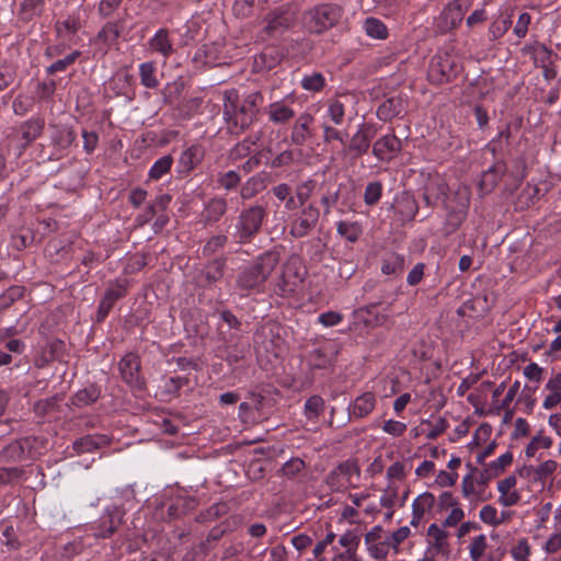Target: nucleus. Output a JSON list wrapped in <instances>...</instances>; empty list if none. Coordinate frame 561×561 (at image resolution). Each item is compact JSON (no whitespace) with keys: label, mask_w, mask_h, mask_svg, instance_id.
Wrapping results in <instances>:
<instances>
[{"label":"nucleus","mask_w":561,"mask_h":561,"mask_svg":"<svg viewBox=\"0 0 561 561\" xmlns=\"http://www.w3.org/2000/svg\"><path fill=\"white\" fill-rule=\"evenodd\" d=\"M260 100L257 93H251L239 101L237 92L228 91L225 93L224 115L236 129H244L254 121Z\"/></svg>","instance_id":"f257e3e1"},{"label":"nucleus","mask_w":561,"mask_h":561,"mask_svg":"<svg viewBox=\"0 0 561 561\" xmlns=\"http://www.w3.org/2000/svg\"><path fill=\"white\" fill-rule=\"evenodd\" d=\"M277 262V256L274 253L262 255L257 264L247 268L239 276L238 286L240 289L250 290L259 288L273 272Z\"/></svg>","instance_id":"f03ea898"},{"label":"nucleus","mask_w":561,"mask_h":561,"mask_svg":"<svg viewBox=\"0 0 561 561\" xmlns=\"http://www.w3.org/2000/svg\"><path fill=\"white\" fill-rule=\"evenodd\" d=\"M461 70L459 58L449 51H438L431 60L428 78L435 83L451 80Z\"/></svg>","instance_id":"7ed1b4c3"},{"label":"nucleus","mask_w":561,"mask_h":561,"mask_svg":"<svg viewBox=\"0 0 561 561\" xmlns=\"http://www.w3.org/2000/svg\"><path fill=\"white\" fill-rule=\"evenodd\" d=\"M466 467L468 473L463 476L460 484L462 497L471 503L483 501L485 484L490 479L484 477V472L478 471L471 463H467Z\"/></svg>","instance_id":"20e7f679"},{"label":"nucleus","mask_w":561,"mask_h":561,"mask_svg":"<svg viewBox=\"0 0 561 561\" xmlns=\"http://www.w3.org/2000/svg\"><path fill=\"white\" fill-rule=\"evenodd\" d=\"M339 18V8L321 5L305 14L304 24L310 32L321 33L331 27Z\"/></svg>","instance_id":"39448f33"},{"label":"nucleus","mask_w":561,"mask_h":561,"mask_svg":"<svg viewBox=\"0 0 561 561\" xmlns=\"http://www.w3.org/2000/svg\"><path fill=\"white\" fill-rule=\"evenodd\" d=\"M264 217V209L261 206H254L240 216L239 224L237 226L238 234L241 241L248 240L252 237L261 227Z\"/></svg>","instance_id":"423d86ee"},{"label":"nucleus","mask_w":561,"mask_h":561,"mask_svg":"<svg viewBox=\"0 0 561 561\" xmlns=\"http://www.w3.org/2000/svg\"><path fill=\"white\" fill-rule=\"evenodd\" d=\"M436 504L433 493L425 491L419 494L411 504L412 516L410 525L417 527L426 517L431 516Z\"/></svg>","instance_id":"0eeeda50"},{"label":"nucleus","mask_w":561,"mask_h":561,"mask_svg":"<svg viewBox=\"0 0 561 561\" xmlns=\"http://www.w3.org/2000/svg\"><path fill=\"white\" fill-rule=\"evenodd\" d=\"M383 528L379 525L374 526L365 535V546L368 553L375 559H383L388 554V538L383 536Z\"/></svg>","instance_id":"6e6552de"},{"label":"nucleus","mask_w":561,"mask_h":561,"mask_svg":"<svg viewBox=\"0 0 561 561\" xmlns=\"http://www.w3.org/2000/svg\"><path fill=\"white\" fill-rule=\"evenodd\" d=\"M401 150V140L393 134H387L380 137L373 147L374 156L380 160L389 162Z\"/></svg>","instance_id":"1a4fd4ad"},{"label":"nucleus","mask_w":561,"mask_h":561,"mask_svg":"<svg viewBox=\"0 0 561 561\" xmlns=\"http://www.w3.org/2000/svg\"><path fill=\"white\" fill-rule=\"evenodd\" d=\"M516 484L517 478L515 476H508L497 482V501L502 506L510 507L516 505L520 501L522 495L517 490Z\"/></svg>","instance_id":"9d476101"},{"label":"nucleus","mask_w":561,"mask_h":561,"mask_svg":"<svg viewBox=\"0 0 561 561\" xmlns=\"http://www.w3.org/2000/svg\"><path fill=\"white\" fill-rule=\"evenodd\" d=\"M545 398L542 400V408L545 410H552L561 405V371L553 374L543 387Z\"/></svg>","instance_id":"9b49d317"},{"label":"nucleus","mask_w":561,"mask_h":561,"mask_svg":"<svg viewBox=\"0 0 561 561\" xmlns=\"http://www.w3.org/2000/svg\"><path fill=\"white\" fill-rule=\"evenodd\" d=\"M319 219V210L312 206L305 208L299 218L291 226V234L302 237L313 228Z\"/></svg>","instance_id":"f8f14e48"},{"label":"nucleus","mask_w":561,"mask_h":561,"mask_svg":"<svg viewBox=\"0 0 561 561\" xmlns=\"http://www.w3.org/2000/svg\"><path fill=\"white\" fill-rule=\"evenodd\" d=\"M430 546L437 552H445L448 549L449 534L446 527L438 524H431L427 528Z\"/></svg>","instance_id":"ddd939ff"},{"label":"nucleus","mask_w":561,"mask_h":561,"mask_svg":"<svg viewBox=\"0 0 561 561\" xmlns=\"http://www.w3.org/2000/svg\"><path fill=\"white\" fill-rule=\"evenodd\" d=\"M123 513L118 507L107 510L106 513L101 517L100 528L95 533L99 537H107L114 533L117 526L121 524Z\"/></svg>","instance_id":"4468645a"},{"label":"nucleus","mask_w":561,"mask_h":561,"mask_svg":"<svg viewBox=\"0 0 561 561\" xmlns=\"http://www.w3.org/2000/svg\"><path fill=\"white\" fill-rule=\"evenodd\" d=\"M267 114L270 121L273 123L283 124L295 116V111L286 103L285 100H282L271 103L267 108Z\"/></svg>","instance_id":"2eb2a0df"},{"label":"nucleus","mask_w":561,"mask_h":561,"mask_svg":"<svg viewBox=\"0 0 561 561\" xmlns=\"http://www.w3.org/2000/svg\"><path fill=\"white\" fill-rule=\"evenodd\" d=\"M119 370L126 382L130 385H137L139 370V360L137 355L127 354L125 357H123L119 363Z\"/></svg>","instance_id":"dca6fc26"},{"label":"nucleus","mask_w":561,"mask_h":561,"mask_svg":"<svg viewBox=\"0 0 561 561\" xmlns=\"http://www.w3.org/2000/svg\"><path fill=\"white\" fill-rule=\"evenodd\" d=\"M291 21V14L287 10L282 9L267 16L265 30L271 34L278 33L287 28Z\"/></svg>","instance_id":"f3484780"},{"label":"nucleus","mask_w":561,"mask_h":561,"mask_svg":"<svg viewBox=\"0 0 561 561\" xmlns=\"http://www.w3.org/2000/svg\"><path fill=\"white\" fill-rule=\"evenodd\" d=\"M513 462V454L507 450L483 468L484 477L490 480L500 476Z\"/></svg>","instance_id":"a211bd4d"},{"label":"nucleus","mask_w":561,"mask_h":561,"mask_svg":"<svg viewBox=\"0 0 561 561\" xmlns=\"http://www.w3.org/2000/svg\"><path fill=\"white\" fill-rule=\"evenodd\" d=\"M151 51L169 57L173 51V45L169 38L168 32L163 28L159 30L149 41Z\"/></svg>","instance_id":"6ab92c4d"},{"label":"nucleus","mask_w":561,"mask_h":561,"mask_svg":"<svg viewBox=\"0 0 561 561\" xmlns=\"http://www.w3.org/2000/svg\"><path fill=\"white\" fill-rule=\"evenodd\" d=\"M204 150L199 146H192L182 152L179 167L183 172L193 170L203 159Z\"/></svg>","instance_id":"aec40b11"},{"label":"nucleus","mask_w":561,"mask_h":561,"mask_svg":"<svg viewBox=\"0 0 561 561\" xmlns=\"http://www.w3.org/2000/svg\"><path fill=\"white\" fill-rule=\"evenodd\" d=\"M479 518L482 523L496 527L508 519V514L506 512H499L493 505L486 504L480 510Z\"/></svg>","instance_id":"412c9836"},{"label":"nucleus","mask_w":561,"mask_h":561,"mask_svg":"<svg viewBox=\"0 0 561 561\" xmlns=\"http://www.w3.org/2000/svg\"><path fill=\"white\" fill-rule=\"evenodd\" d=\"M375 404V396L370 392H365L355 399L352 407V413L356 417H363L374 410Z\"/></svg>","instance_id":"4be33fe9"},{"label":"nucleus","mask_w":561,"mask_h":561,"mask_svg":"<svg viewBox=\"0 0 561 561\" xmlns=\"http://www.w3.org/2000/svg\"><path fill=\"white\" fill-rule=\"evenodd\" d=\"M552 446V438L539 431L528 443L525 455L529 458L536 457L541 449H549Z\"/></svg>","instance_id":"5701e85b"},{"label":"nucleus","mask_w":561,"mask_h":561,"mask_svg":"<svg viewBox=\"0 0 561 561\" xmlns=\"http://www.w3.org/2000/svg\"><path fill=\"white\" fill-rule=\"evenodd\" d=\"M337 233L350 242H356L363 233V227L357 221H340L336 227Z\"/></svg>","instance_id":"b1692460"},{"label":"nucleus","mask_w":561,"mask_h":561,"mask_svg":"<svg viewBox=\"0 0 561 561\" xmlns=\"http://www.w3.org/2000/svg\"><path fill=\"white\" fill-rule=\"evenodd\" d=\"M380 505L387 510L399 506V485L393 482H389L386 489L380 495Z\"/></svg>","instance_id":"393cba45"},{"label":"nucleus","mask_w":561,"mask_h":561,"mask_svg":"<svg viewBox=\"0 0 561 561\" xmlns=\"http://www.w3.org/2000/svg\"><path fill=\"white\" fill-rule=\"evenodd\" d=\"M365 33L376 39H383L388 35L386 25L378 19L368 18L364 22Z\"/></svg>","instance_id":"a878e982"},{"label":"nucleus","mask_w":561,"mask_h":561,"mask_svg":"<svg viewBox=\"0 0 561 561\" xmlns=\"http://www.w3.org/2000/svg\"><path fill=\"white\" fill-rule=\"evenodd\" d=\"M140 81L148 89H154L159 85L156 77V66L153 62H144L139 66Z\"/></svg>","instance_id":"bb28decb"},{"label":"nucleus","mask_w":561,"mask_h":561,"mask_svg":"<svg viewBox=\"0 0 561 561\" xmlns=\"http://www.w3.org/2000/svg\"><path fill=\"white\" fill-rule=\"evenodd\" d=\"M173 163V159L171 156H163L158 159L150 168L148 172V176L150 180H159L164 174H167Z\"/></svg>","instance_id":"cd10ccee"},{"label":"nucleus","mask_w":561,"mask_h":561,"mask_svg":"<svg viewBox=\"0 0 561 561\" xmlns=\"http://www.w3.org/2000/svg\"><path fill=\"white\" fill-rule=\"evenodd\" d=\"M488 549V538L479 535L472 538L469 545V557L471 561H480Z\"/></svg>","instance_id":"c85d7f7f"},{"label":"nucleus","mask_w":561,"mask_h":561,"mask_svg":"<svg viewBox=\"0 0 561 561\" xmlns=\"http://www.w3.org/2000/svg\"><path fill=\"white\" fill-rule=\"evenodd\" d=\"M311 122L312 118L310 115H302L299 117L291 134V139L294 142L301 144L306 140V138L308 137V128Z\"/></svg>","instance_id":"c756f323"},{"label":"nucleus","mask_w":561,"mask_h":561,"mask_svg":"<svg viewBox=\"0 0 561 561\" xmlns=\"http://www.w3.org/2000/svg\"><path fill=\"white\" fill-rule=\"evenodd\" d=\"M370 138L371 136L367 129H358L352 138L351 149L357 151L358 153L366 152L370 145Z\"/></svg>","instance_id":"7c9ffc66"},{"label":"nucleus","mask_w":561,"mask_h":561,"mask_svg":"<svg viewBox=\"0 0 561 561\" xmlns=\"http://www.w3.org/2000/svg\"><path fill=\"white\" fill-rule=\"evenodd\" d=\"M530 545L526 538H520L511 549V556L514 561H529Z\"/></svg>","instance_id":"2f4dec72"},{"label":"nucleus","mask_w":561,"mask_h":561,"mask_svg":"<svg viewBox=\"0 0 561 561\" xmlns=\"http://www.w3.org/2000/svg\"><path fill=\"white\" fill-rule=\"evenodd\" d=\"M105 442L102 438H96L93 436H85V437L78 439L73 444V448L78 453H88V451H92V450L99 448Z\"/></svg>","instance_id":"473e14b6"},{"label":"nucleus","mask_w":561,"mask_h":561,"mask_svg":"<svg viewBox=\"0 0 561 561\" xmlns=\"http://www.w3.org/2000/svg\"><path fill=\"white\" fill-rule=\"evenodd\" d=\"M399 114H401L400 101L396 99L387 100L378 108V115L383 119H389Z\"/></svg>","instance_id":"72a5a7b5"},{"label":"nucleus","mask_w":561,"mask_h":561,"mask_svg":"<svg viewBox=\"0 0 561 561\" xmlns=\"http://www.w3.org/2000/svg\"><path fill=\"white\" fill-rule=\"evenodd\" d=\"M359 540V536L356 533L346 531L340 537L339 543L344 548L343 552L357 553Z\"/></svg>","instance_id":"f704fd0d"},{"label":"nucleus","mask_w":561,"mask_h":561,"mask_svg":"<svg viewBox=\"0 0 561 561\" xmlns=\"http://www.w3.org/2000/svg\"><path fill=\"white\" fill-rule=\"evenodd\" d=\"M448 510H449V512H448L447 516L445 517V519L443 520L442 525L446 528H450V527H455V526L459 525L466 516L463 508L460 506V504H458Z\"/></svg>","instance_id":"c9c22d12"},{"label":"nucleus","mask_w":561,"mask_h":561,"mask_svg":"<svg viewBox=\"0 0 561 561\" xmlns=\"http://www.w3.org/2000/svg\"><path fill=\"white\" fill-rule=\"evenodd\" d=\"M491 426L486 425V424H482L480 425L472 439L470 440V443L468 444V448L470 449V451H473L474 448L479 447L481 444L485 443L490 436H491Z\"/></svg>","instance_id":"e433bc0d"},{"label":"nucleus","mask_w":561,"mask_h":561,"mask_svg":"<svg viewBox=\"0 0 561 561\" xmlns=\"http://www.w3.org/2000/svg\"><path fill=\"white\" fill-rule=\"evenodd\" d=\"M301 85L305 90L317 92L323 88L324 78L321 73L314 72L309 76H305L301 80Z\"/></svg>","instance_id":"4c0bfd02"},{"label":"nucleus","mask_w":561,"mask_h":561,"mask_svg":"<svg viewBox=\"0 0 561 561\" xmlns=\"http://www.w3.org/2000/svg\"><path fill=\"white\" fill-rule=\"evenodd\" d=\"M324 401L321 397L313 396L305 403V413L309 419H314L323 410Z\"/></svg>","instance_id":"58836bf2"},{"label":"nucleus","mask_w":561,"mask_h":561,"mask_svg":"<svg viewBox=\"0 0 561 561\" xmlns=\"http://www.w3.org/2000/svg\"><path fill=\"white\" fill-rule=\"evenodd\" d=\"M327 116L335 125H341L344 118V105L340 101H332L328 105Z\"/></svg>","instance_id":"ea45409f"},{"label":"nucleus","mask_w":561,"mask_h":561,"mask_svg":"<svg viewBox=\"0 0 561 561\" xmlns=\"http://www.w3.org/2000/svg\"><path fill=\"white\" fill-rule=\"evenodd\" d=\"M382 185L379 182L367 184L364 193V201L367 205H375L381 196Z\"/></svg>","instance_id":"a19ab883"},{"label":"nucleus","mask_w":561,"mask_h":561,"mask_svg":"<svg viewBox=\"0 0 561 561\" xmlns=\"http://www.w3.org/2000/svg\"><path fill=\"white\" fill-rule=\"evenodd\" d=\"M411 530L409 526H402L388 536V545L390 548L397 550L399 545L402 543L409 536Z\"/></svg>","instance_id":"79ce46f5"},{"label":"nucleus","mask_w":561,"mask_h":561,"mask_svg":"<svg viewBox=\"0 0 561 561\" xmlns=\"http://www.w3.org/2000/svg\"><path fill=\"white\" fill-rule=\"evenodd\" d=\"M382 431L393 437H398L404 434L407 424L396 420H388L383 423Z\"/></svg>","instance_id":"37998d69"},{"label":"nucleus","mask_w":561,"mask_h":561,"mask_svg":"<svg viewBox=\"0 0 561 561\" xmlns=\"http://www.w3.org/2000/svg\"><path fill=\"white\" fill-rule=\"evenodd\" d=\"M458 480L457 472H448L445 470H440L435 478V484L440 488H450L456 484Z\"/></svg>","instance_id":"c03bdc74"},{"label":"nucleus","mask_w":561,"mask_h":561,"mask_svg":"<svg viewBox=\"0 0 561 561\" xmlns=\"http://www.w3.org/2000/svg\"><path fill=\"white\" fill-rule=\"evenodd\" d=\"M542 550L548 554H554L561 550V530L551 534L545 545L542 546Z\"/></svg>","instance_id":"a18cd8bd"},{"label":"nucleus","mask_w":561,"mask_h":561,"mask_svg":"<svg viewBox=\"0 0 561 561\" xmlns=\"http://www.w3.org/2000/svg\"><path fill=\"white\" fill-rule=\"evenodd\" d=\"M404 477H405V466H404V463H402L400 461L392 463L387 469V479L389 480V482L396 483V481L403 480Z\"/></svg>","instance_id":"49530a36"},{"label":"nucleus","mask_w":561,"mask_h":561,"mask_svg":"<svg viewBox=\"0 0 561 561\" xmlns=\"http://www.w3.org/2000/svg\"><path fill=\"white\" fill-rule=\"evenodd\" d=\"M78 56H79V53L75 51L72 54H69L68 56H66L62 59H58L57 61L53 62L48 67V72L55 73L58 71H64L68 66H70L71 64L75 62V60L77 59Z\"/></svg>","instance_id":"de8ad7c7"},{"label":"nucleus","mask_w":561,"mask_h":561,"mask_svg":"<svg viewBox=\"0 0 561 561\" xmlns=\"http://www.w3.org/2000/svg\"><path fill=\"white\" fill-rule=\"evenodd\" d=\"M558 463L554 460H546L538 465L535 469V474L539 479H545L551 476L557 470Z\"/></svg>","instance_id":"09e8293b"},{"label":"nucleus","mask_w":561,"mask_h":561,"mask_svg":"<svg viewBox=\"0 0 561 561\" xmlns=\"http://www.w3.org/2000/svg\"><path fill=\"white\" fill-rule=\"evenodd\" d=\"M530 23V15L528 13H522L518 16L516 25L514 27V33L519 37H524L528 31V25Z\"/></svg>","instance_id":"8fccbe9b"},{"label":"nucleus","mask_w":561,"mask_h":561,"mask_svg":"<svg viewBox=\"0 0 561 561\" xmlns=\"http://www.w3.org/2000/svg\"><path fill=\"white\" fill-rule=\"evenodd\" d=\"M342 321V316L339 312L329 311L319 316V322L324 327H334Z\"/></svg>","instance_id":"3c124183"},{"label":"nucleus","mask_w":561,"mask_h":561,"mask_svg":"<svg viewBox=\"0 0 561 561\" xmlns=\"http://www.w3.org/2000/svg\"><path fill=\"white\" fill-rule=\"evenodd\" d=\"M254 2L255 0H236L233 4V11L237 15L247 16L250 14Z\"/></svg>","instance_id":"603ef678"},{"label":"nucleus","mask_w":561,"mask_h":561,"mask_svg":"<svg viewBox=\"0 0 561 561\" xmlns=\"http://www.w3.org/2000/svg\"><path fill=\"white\" fill-rule=\"evenodd\" d=\"M424 275V265L419 263L416 264L408 274L407 282L409 285H416L421 282Z\"/></svg>","instance_id":"864d4df0"},{"label":"nucleus","mask_w":561,"mask_h":561,"mask_svg":"<svg viewBox=\"0 0 561 561\" xmlns=\"http://www.w3.org/2000/svg\"><path fill=\"white\" fill-rule=\"evenodd\" d=\"M542 368L536 364L530 363L524 368V375L531 380L539 381L541 378Z\"/></svg>","instance_id":"5fc2aeb1"},{"label":"nucleus","mask_w":561,"mask_h":561,"mask_svg":"<svg viewBox=\"0 0 561 561\" xmlns=\"http://www.w3.org/2000/svg\"><path fill=\"white\" fill-rule=\"evenodd\" d=\"M434 470L435 463L431 460H424L416 467L415 474L420 478H427Z\"/></svg>","instance_id":"6e6d98bb"},{"label":"nucleus","mask_w":561,"mask_h":561,"mask_svg":"<svg viewBox=\"0 0 561 561\" xmlns=\"http://www.w3.org/2000/svg\"><path fill=\"white\" fill-rule=\"evenodd\" d=\"M311 538L304 534H299L291 538V543L298 551L305 550L311 545Z\"/></svg>","instance_id":"4d7b16f0"},{"label":"nucleus","mask_w":561,"mask_h":561,"mask_svg":"<svg viewBox=\"0 0 561 561\" xmlns=\"http://www.w3.org/2000/svg\"><path fill=\"white\" fill-rule=\"evenodd\" d=\"M121 3V0H101L99 11L102 15H110Z\"/></svg>","instance_id":"13d9d810"},{"label":"nucleus","mask_w":561,"mask_h":561,"mask_svg":"<svg viewBox=\"0 0 561 561\" xmlns=\"http://www.w3.org/2000/svg\"><path fill=\"white\" fill-rule=\"evenodd\" d=\"M341 518L350 524H356L359 522L358 512L354 506H345L341 512Z\"/></svg>","instance_id":"bf43d9fd"},{"label":"nucleus","mask_w":561,"mask_h":561,"mask_svg":"<svg viewBox=\"0 0 561 561\" xmlns=\"http://www.w3.org/2000/svg\"><path fill=\"white\" fill-rule=\"evenodd\" d=\"M335 535L333 533H329L321 541H319L313 548V554L316 557L321 556L327 547L333 542Z\"/></svg>","instance_id":"052dcab7"},{"label":"nucleus","mask_w":561,"mask_h":561,"mask_svg":"<svg viewBox=\"0 0 561 561\" xmlns=\"http://www.w3.org/2000/svg\"><path fill=\"white\" fill-rule=\"evenodd\" d=\"M458 504H459L458 500L456 497H454L451 492L445 491L439 495V505L442 508L447 510V508L454 507Z\"/></svg>","instance_id":"680f3d73"},{"label":"nucleus","mask_w":561,"mask_h":561,"mask_svg":"<svg viewBox=\"0 0 561 561\" xmlns=\"http://www.w3.org/2000/svg\"><path fill=\"white\" fill-rule=\"evenodd\" d=\"M82 137L84 142V149L88 152H92L98 145V135L95 133L83 131Z\"/></svg>","instance_id":"e2e57ef3"},{"label":"nucleus","mask_w":561,"mask_h":561,"mask_svg":"<svg viewBox=\"0 0 561 561\" xmlns=\"http://www.w3.org/2000/svg\"><path fill=\"white\" fill-rule=\"evenodd\" d=\"M323 137L324 141L329 142L331 140H339L342 144L344 142V137L341 131L336 130L333 127L324 126L323 127Z\"/></svg>","instance_id":"0e129e2a"},{"label":"nucleus","mask_w":561,"mask_h":561,"mask_svg":"<svg viewBox=\"0 0 561 561\" xmlns=\"http://www.w3.org/2000/svg\"><path fill=\"white\" fill-rule=\"evenodd\" d=\"M478 524L474 523V522H461L459 524V527H458V530H457V537L458 538H463L465 536H467L468 534H470L471 531L478 529Z\"/></svg>","instance_id":"69168bd1"},{"label":"nucleus","mask_w":561,"mask_h":561,"mask_svg":"<svg viewBox=\"0 0 561 561\" xmlns=\"http://www.w3.org/2000/svg\"><path fill=\"white\" fill-rule=\"evenodd\" d=\"M268 561H286V549L284 546H275L271 549Z\"/></svg>","instance_id":"338daca9"},{"label":"nucleus","mask_w":561,"mask_h":561,"mask_svg":"<svg viewBox=\"0 0 561 561\" xmlns=\"http://www.w3.org/2000/svg\"><path fill=\"white\" fill-rule=\"evenodd\" d=\"M331 561H363L357 553L336 552Z\"/></svg>","instance_id":"774afa93"}]
</instances>
